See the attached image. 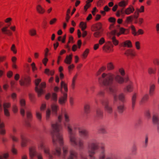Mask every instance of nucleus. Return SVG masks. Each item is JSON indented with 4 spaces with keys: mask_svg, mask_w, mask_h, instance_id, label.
<instances>
[{
    "mask_svg": "<svg viewBox=\"0 0 159 159\" xmlns=\"http://www.w3.org/2000/svg\"><path fill=\"white\" fill-rule=\"evenodd\" d=\"M134 11V9L133 6L130 5L125 10V14L127 15H129L133 13Z\"/></svg>",
    "mask_w": 159,
    "mask_h": 159,
    "instance_id": "16",
    "label": "nucleus"
},
{
    "mask_svg": "<svg viewBox=\"0 0 159 159\" xmlns=\"http://www.w3.org/2000/svg\"><path fill=\"white\" fill-rule=\"evenodd\" d=\"M80 26L82 30H84L86 28V25L85 23L81 22L80 23Z\"/></svg>",
    "mask_w": 159,
    "mask_h": 159,
    "instance_id": "45",
    "label": "nucleus"
},
{
    "mask_svg": "<svg viewBox=\"0 0 159 159\" xmlns=\"http://www.w3.org/2000/svg\"><path fill=\"white\" fill-rule=\"evenodd\" d=\"M62 118L61 115L57 117V121L51 125V134L54 149L50 151L49 147L46 145L44 141L42 139L38 140V147L43 149L45 154L49 159H52V154L56 155L63 159H77L78 153L75 150L70 151L69 155L66 158L68 154V146L63 145L62 134L61 132L63 129L60 124Z\"/></svg>",
    "mask_w": 159,
    "mask_h": 159,
    "instance_id": "1",
    "label": "nucleus"
},
{
    "mask_svg": "<svg viewBox=\"0 0 159 159\" xmlns=\"http://www.w3.org/2000/svg\"><path fill=\"white\" fill-rule=\"evenodd\" d=\"M125 54L127 56H129L131 57H134L135 55V52L134 50L130 49L127 50L125 52Z\"/></svg>",
    "mask_w": 159,
    "mask_h": 159,
    "instance_id": "26",
    "label": "nucleus"
},
{
    "mask_svg": "<svg viewBox=\"0 0 159 159\" xmlns=\"http://www.w3.org/2000/svg\"><path fill=\"white\" fill-rule=\"evenodd\" d=\"M105 40L104 38H102L99 40V43L100 45H102L105 42Z\"/></svg>",
    "mask_w": 159,
    "mask_h": 159,
    "instance_id": "57",
    "label": "nucleus"
},
{
    "mask_svg": "<svg viewBox=\"0 0 159 159\" xmlns=\"http://www.w3.org/2000/svg\"><path fill=\"white\" fill-rule=\"evenodd\" d=\"M30 80L29 78H25L22 80L19 81L20 84L21 86H27L29 84Z\"/></svg>",
    "mask_w": 159,
    "mask_h": 159,
    "instance_id": "25",
    "label": "nucleus"
},
{
    "mask_svg": "<svg viewBox=\"0 0 159 159\" xmlns=\"http://www.w3.org/2000/svg\"><path fill=\"white\" fill-rule=\"evenodd\" d=\"M108 43L109 44L104 45L102 47V49L107 52H112L113 51V45L112 44L111 42H108Z\"/></svg>",
    "mask_w": 159,
    "mask_h": 159,
    "instance_id": "11",
    "label": "nucleus"
},
{
    "mask_svg": "<svg viewBox=\"0 0 159 159\" xmlns=\"http://www.w3.org/2000/svg\"><path fill=\"white\" fill-rule=\"evenodd\" d=\"M89 52V49H86L82 55L83 58H86L87 57Z\"/></svg>",
    "mask_w": 159,
    "mask_h": 159,
    "instance_id": "41",
    "label": "nucleus"
},
{
    "mask_svg": "<svg viewBox=\"0 0 159 159\" xmlns=\"http://www.w3.org/2000/svg\"><path fill=\"white\" fill-rule=\"evenodd\" d=\"M86 4L84 7V9L85 11H86L88 8L90 6V4L89 3L88 1H86Z\"/></svg>",
    "mask_w": 159,
    "mask_h": 159,
    "instance_id": "48",
    "label": "nucleus"
},
{
    "mask_svg": "<svg viewBox=\"0 0 159 159\" xmlns=\"http://www.w3.org/2000/svg\"><path fill=\"white\" fill-rule=\"evenodd\" d=\"M135 46L137 49H139L140 48V43L139 42L137 41L135 43Z\"/></svg>",
    "mask_w": 159,
    "mask_h": 159,
    "instance_id": "58",
    "label": "nucleus"
},
{
    "mask_svg": "<svg viewBox=\"0 0 159 159\" xmlns=\"http://www.w3.org/2000/svg\"><path fill=\"white\" fill-rule=\"evenodd\" d=\"M13 75V72L11 71H9L7 73V76L9 78L11 77Z\"/></svg>",
    "mask_w": 159,
    "mask_h": 159,
    "instance_id": "64",
    "label": "nucleus"
},
{
    "mask_svg": "<svg viewBox=\"0 0 159 159\" xmlns=\"http://www.w3.org/2000/svg\"><path fill=\"white\" fill-rule=\"evenodd\" d=\"M20 137L21 139V146L22 147H25L26 145L27 140L22 134L20 135Z\"/></svg>",
    "mask_w": 159,
    "mask_h": 159,
    "instance_id": "23",
    "label": "nucleus"
},
{
    "mask_svg": "<svg viewBox=\"0 0 159 159\" xmlns=\"http://www.w3.org/2000/svg\"><path fill=\"white\" fill-rule=\"evenodd\" d=\"M29 33L30 35L33 36L36 34V30L34 29H32L29 30Z\"/></svg>",
    "mask_w": 159,
    "mask_h": 159,
    "instance_id": "38",
    "label": "nucleus"
},
{
    "mask_svg": "<svg viewBox=\"0 0 159 159\" xmlns=\"http://www.w3.org/2000/svg\"><path fill=\"white\" fill-rule=\"evenodd\" d=\"M121 46L123 47H127L128 48H130L132 47V44L130 41L129 40H126L122 43L121 44Z\"/></svg>",
    "mask_w": 159,
    "mask_h": 159,
    "instance_id": "27",
    "label": "nucleus"
},
{
    "mask_svg": "<svg viewBox=\"0 0 159 159\" xmlns=\"http://www.w3.org/2000/svg\"><path fill=\"white\" fill-rule=\"evenodd\" d=\"M8 157L7 153L3 154L2 156H0V159H7Z\"/></svg>",
    "mask_w": 159,
    "mask_h": 159,
    "instance_id": "47",
    "label": "nucleus"
},
{
    "mask_svg": "<svg viewBox=\"0 0 159 159\" xmlns=\"http://www.w3.org/2000/svg\"><path fill=\"white\" fill-rule=\"evenodd\" d=\"M26 115L28 119H30L32 117V114L31 112L28 110L26 111Z\"/></svg>",
    "mask_w": 159,
    "mask_h": 159,
    "instance_id": "56",
    "label": "nucleus"
},
{
    "mask_svg": "<svg viewBox=\"0 0 159 159\" xmlns=\"http://www.w3.org/2000/svg\"><path fill=\"white\" fill-rule=\"evenodd\" d=\"M36 114L37 118L39 120H41L42 119L41 113L39 111H36Z\"/></svg>",
    "mask_w": 159,
    "mask_h": 159,
    "instance_id": "46",
    "label": "nucleus"
},
{
    "mask_svg": "<svg viewBox=\"0 0 159 159\" xmlns=\"http://www.w3.org/2000/svg\"><path fill=\"white\" fill-rule=\"evenodd\" d=\"M156 86L155 84H151L149 87V93L150 96H152L155 93Z\"/></svg>",
    "mask_w": 159,
    "mask_h": 159,
    "instance_id": "19",
    "label": "nucleus"
},
{
    "mask_svg": "<svg viewBox=\"0 0 159 159\" xmlns=\"http://www.w3.org/2000/svg\"><path fill=\"white\" fill-rule=\"evenodd\" d=\"M50 98H51L55 102H56L57 100V95L55 93H53L52 95L50 93H48L46 95L45 98L47 100H48Z\"/></svg>",
    "mask_w": 159,
    "mask_h": 159,
    "instance_id": "14",
    "label": "nucleus"
},
{
    "mask_svg": "<svg viewBox=\"0 0 159 159\" xmlns=\"http://www.w3.org/2000/svg\"><path fill=\"white\" fill-rule=\"evenodd\" d=\"M152 121L154 124H159V115L157 114H154L152 116Z\"/></svg>",
    "mask_w": 159,
    "mask_h": 159,
    "instance_id": "21",
    "label": "nucleus"
},
{
    "mask_svg": "<svg viewBox=\"0 0 159 159\" xmlns=\"http://www.w3.org/2000/svg\"><path fill=\"white\" fill-rule=\"evenodd\" d=\"M128 4L127 1H126L124 0H122L120 2L118 5L120 7H125Z\"/></svg>",
    "mask_w": 159,
    "mask_h": 159,
    "instance_id": "34",
    "label": "nucleus"
},
{
    "mask_svg": "<svg viewBox=\"0 0 159 159\" xmlns=\"http://www.w3.org/2000/svg\"><path fill=\"white\" fill-rule=\"evenodd\" d=\"M10 104L9 103H4L3 104V108L5 115L7 116H9V112L7 109L10 107Z\"/></svg>",
    "mask_w": 159,
    "mask_h": 159,
    "instance_id": "18",
    "label": "nucleus"
},
{
    "mask_svg": "<svg viewBox=\"0 0 159 159\" xmlns=\"http://www.w3.org/2000/svg\"><path fill=\"white\" fill-rule=\"evenodd\" d=\"M107 68L109 70H112L114 69V66L113 63L111 62L108 63Z\"/></svg>",
    "mask_w": 159,
    "mask_h": 159,
    "instance_id": "39",
    "label": "nucleus"
},
{
    "mask_svg": "<svg viewBox=\"0 0 159 159\" xmlns=\"http://www.w3.org/2000/svg\"><path fill=\"white\" fill-rule=\"evenodd\" d=\"M137 94L134 93L132 95L131 98L132 107L134 109L135 105L136 102L137 98Z\"/></svg>",
    "mask_w": 159,
    "mask_h": 159,
    "instance_id": "20",
    "label": "nucleus"
},
{
    "mask_svg": "<svg viewBox=\"0 0 159 159\" xmlns=\"http://www.w3.org/2000/svg\"><path fill=\"white\" fill-rule=\"evenodd\" d=\"M79 135L84 139H87L89 137L88 131L83 129L78 128Z\"/></svg>",
    "mask_w": 159,
    "mask_h": 159,
    "instance_id": "9",
    "label": "nucleus"
},
{
    "mask_svg": "<svg viewBox=\"0 0 159 159\" xmlns=\"http://www.w3.org/2000/svg\"><path fill=\"white\" fill-rule=\"evenodd\" d=\"M99 148L98 143L94 140H92L88 143V152L90 159H105V152L103 147H101L98 158H96L94 155L98 152Z\"/></svg>",
    "mask_w": 159,
    "mask_h": 159,
    "instance_id": "4",
    "label": "nucleus"
},
{
    "mask_svg": "<svg viewBox=\"0 0 159 159\" xmlns=\"http://www.w3.org/2000/svg\"><path fill=\"white\" fill-rule=\"evenodd\" d=\"M51 107L53 114L57 116V110L59 108L58 106L55 103H53L51 104Z\"/></svg>",
    "mask_w": 159,
    "mask_h": 159,
    "instance_id": "13",
    "label": "nucleus"
},
{
    "mask_svg": "<svg viewBox=\"0 0 159 159\" xmlns=\"http://www.w3.org/2000/svg\"><path fill=\"white\" fill-rule=\"evenodd\" d=\"M11 50L14 53H16L17 51L16 49L15 46L14 44L12 45L11 48Z\"/></svg>",
    "mask_w": 159,
    "mask_h": 159,
    "instance_id": "51",
    "label": "nucleus"
},
{
    "mask_svg": "<svg viewBox=\"0 0 159 159\" xmlns=\"http://www.w3.org/2000/svg\"><path fill=\"white\" fill-rule=\"evenodd\" d=\"M132 16H131L127 17L126 20V22L129 23L131 22L132 21Z\"/></svg>",
    "mask_w": 159,
    "mask_h": 159,
    "instance_id": "49",
    "label": "nucleus"
},
{
    "mask_svg": "<svg viewBox=\"0 0 159 159\" xmlns=\"http://www.w3.org/2000/svg\"><path fill=\"white\" fill-rule=\"evenodd\" d=\"M137 33L138 34L137 35H138L139 34H143L144 31L142 30L141 29H139L138 30Z\"/></svg>",
    "mask_w": 159,
    "mask_h": 159,
    "instance_id": "59",
    "label": "nucleus"
},
{
    "mask_svg": "<svg viewBox=\"0 0 159 159\" xmlns=\"http://www.w3.org/2000/svg\"><path fill=\"white\" fill-rule=\"evenodd\" d=\"M69 102L70 105L73 106L74 103V99L73 97H70Z\"/></svg>",
    "mask_w": 159,
    "mask_h": 159,
    "instance_id": "52",
    "label": "nucleus"
},
{
    "mask_svg": "<svg viewBox=\"0 0 159 159\" xmlns=\"http://www.w3.org/2000/svg\"><path fill=\"white\" fill-rule=\"evenodd\" d=\"M101 103L104 107V108L109 114H111L113 112V109L109 105V102L107 99H104L101 101Z\"/></svg>",
    "mask_w": 159,
    "mask_h": 159,
    "instance_id": "7",
    "label": "nucleus"
},
{
    "mask_svg": "<svg viewBox=\"0 0 159 159\" xmlns=\"http://www.w3.org/2000/svg\"><path fill=\"white\" fill-rule=\"evenodd\" d=\"M131 28L132 31V34L134 36L137 35V33L136 31V29L134 26L133 25H132L131 26Z\"/></svg>",
    "mask_w": 159,
    "mask_h": 159,
    "instance_id": "43",
    "label": "nucleus"
},
{
    "mask_svg": "<svg viewBox=\"0 0 159 159\" xmlns=\"http://www.w3.org/2000/svg\"><path fill=\"white\" fill-rule=\"evenodd\" d=\"M10 25V24H9L8 26L4 27L1 29V30L3 34H7L9 36H11L12 35V33L11 31L10 30L8 29V27Z\"/></svg>",
    "mask_w": 159,
    "mask_h": 159,
    "instance_id": "15",
    "label": "nucleus"
},
{
    "mask_svg": "<svg viewBox=\"0 0 159 159\" xmlns=\"http://www.w3.org/2000/svg\"><path fill=\"white\" fill-rule=\"evenodd\" d=\"M90 107L88 104H86L84 106V110L85 113L86 114H89L90 112Z\"/></svg>",
    "mask_w": 159,
    "mask_h": 159,
    "instance_id": "31",
    "label": "nucleus"
},
{
    "mask_svg": "<svg viewBox=\"0 0 159 159\" xmlns=\"http://www.w3.org/2000/svg\"><path fill=\"white\" fill-rule=\"evenodd\" d=\"M29 97L30 100L32 102L33 101L34 98V95L30 93L29 94Z\"/></svg>",
    "mask_w": 159,
    "mask_h": 159,
    "instance_id": "60",
    "label": "nucleus"
},
{
    "mask_svg": "<svg viewBox=\"0 0 159 159\" xmlns=\"http://www.w3.org/2000/svg\"><path fill=\"white\" fill-rule=\"evenodd\" d=\"M72 55L67 56L65 60V62L67 64H70L71 63L72 59Z\"/></svg>",
    "mask_w": 159,
    "mask_h": 159,
    "instance_id": "30",
    "label": "nucleus"
},
{
    "mask_svg": "<svg viewBox=\"0 0 159 159\" xmlns=\"http://www.w3.org/2000/svg\"><path fill=\"white\" fill-rule=\"evenodd\" d=\"M106 69L105 66H102L99 70L98 73V75H99L102 71L105 70Z\"/></svg>",
    "mask_w": 159,
    "mask_h": 159,
    "instance_id": "55",
    "label": "nucleus"
},
{
    "mask_svg": "<svg viewBox=\"0 0 159 159\" xmlns=\"http://www.w3.org/2000/svg\"><path fill=\"white\" fill-rule=\"evenodd\" d=\"M137 147L135 145H133L131 148V151L133 155H136L137 154Z\"/></svg>",
    "mask_w": 159,
    "mask_h": 159,
    "instance_id": "35",
    "label": "nucleus"
},
{
    "mask_svg": "<svg viewBox=\"0 0 159 159\" xmlns=\"http://www.w3.org/2000/svg\"><path fill=\"white\" fill-rule=\"evenodd\" d=\"M119 73L115 75L111 73L102 74V77L99 79L100 83L106 87L107 90L113 97V102L115 103L118 100L117 90L115 86L113 85L114 80L120 84H122L124 82L123 76L125 75L124 70L120 68L118 70Z\"/></svg>",
    "mask_w": 159,
    "mask_h": 159,
    "instance_id": "2",
    "label": "nucleus"
},
{
    "mask_svg": "<svg viewBox=\"0 0 159 159\" xmlns=\"http://www.w3.org/2000/svg\"><path fill=\"white\" fill-rule=\"evenodd\" d=\"M103 116V111L102 110L99 108L98 109L96 110V116L99 118H102Z\"/></svg>",
    "mask_w": 159,
    "mask_h": 159,
    "instance_id": "29",
    "label": "nucleus"
},
{
    "mask_svg": "<svg viewBox=\"0 0 159 159\" xmlns=\"http://www.w3.org/2000/svg\"><path fill=\"white\" fill-rule=\"evenodd\" d=\"M119 99L122 102H123L125 100V95L123 93L120 94L118 96Z\"/></svg>",
    "mask_w": 159,
    "mask_h": 159,
    "instance_id": "44",
    "label": "nucleus"
},
{
    "mask_svg": "<svg viewBox=\"0 0 159 159\" xmlns=\"http://www.w3.org/2000/svg\"><path fill=\"white\" fill-rule=\"evenodd\" d=\"M148 136L146 134L144 137V140L143 142V147L144 148H146L148 144Z\"/></svg>",
    "mask_w": 159,
    "mask_h": 159,
    "instance_id": "22",
    "label": "nucleus"
},
{
    "mask_svg": "<svg viewBox=\"0 0 159 159\" xmlns=\"http://www.w3.org/2000/svg\"><path fill=\"white\" fill-rule=\"evenodd\" d=\"M118 112L120 114L122 113L124 110V105L121 104L118 106L117 107Z\"/></svg>",
    "mask_w": 159,
    "mask_h": 159,
    "instance_id": "33",
    "label": "nucleus"
},
{
    "mask_svg": "<svg viewBox=\"0 0 159 159\" xmlns=\"http://www.w3.org/2000/svg\"><path fill=\"white\" fill-rule=\"evenodd\" d=\"M67 99V94L66 93H64L63 96L59 98L58 99L59 103L61 105H64L66 102Z\"/></svg>",
    "mask_w": 159,
    "mask_h": 159,
    "instance_id": "12",
    "label": "nucleus"
},
{
    "mask_svg": "<svg viewBox=\"0 0 159 159\" xmlns=\"http://www.w3.org/2000/svg\"><path fill=\"white\" fill-rule=\"evenodd\" d=\"M41 81V79H37L35 80V91L38 94V97H39L43 94V89L45 88L46 84L44 82L42 83L39 85V83Z\"/></svg>",
    "mask_w": 159,
    "mask_h": 159,
    "instance_id": "5",
    "label": "nucleus"
},
{
    "mask_svg": "<svg viewBox=\"0 0 159 159\" xmlns=\"http://www.w3.org/2000/svg\"><path fill=\"white\" fill-rule=\"evenodd\" d=\"M105 94V92L104 90H100L98 93V95L102 97Z\"/></svg>",
    "mask_w": 159,
    "mask_h": 159,
    "instance_id": "54",
    "label": "nucleus"
},
{
    "mask_svg": "<svg viewBox=\"0 0 159 159\" xmlns=\"http://www.w3.org/2000/svg\"><path fill=\"white\" fill-rule=\"evenodd\" d=\"M102 24L100 23H98L96 25L95 32L94 33L95 37H98L101 35V33L102 31Z\"/></svg>",
    "mask_w": 159,
    "mask_h": 159,
    "instance_id": "8",
    "label": "nucleus"
},
{
    "mask_svg": "<svg viewBox=\"0 0 159 159\" xmlns=\"http://www.w3.org/2000/svg\"><path fill=\"white\" fill-rule=\"evenodd\" d=\"M20 112L22 115L24 116L25 115V109L26 108L25 100L23 99H20Z\"/></svg>",
    "mask_w": 159,
    "mask_h": 159,
    "instance_id": "10",
    "label": "nucleus"
},
{
    "mask_svg": "<svg viewBox=\"0 0 159 159\" xmlns=\"http://www.w3.org/2000/svg\"><path fill=\"white\" fill-rule=\"evenodd\" d=\"M51 114V112L50 109H48L46 111V119L47 120H48L49 119Z\"/></svg>",
    "mask_w": 159,
    "mask_h": 159,
    "instance_id": "37",
    "label": "nucleus"
},
{
    "mask_svg": "<svg viewBox=\"0 0 159 159\" xmlns=\"http://www.w3.org/2000/svg\"><path fill=\"white\" fill-rule=\"evenodd\" d=\"M149 98V96L148 94H145L142 98L140 102L141 104H143L145 103L147 101Z\"/></svg>",
    "mask_w": 159,
    "mask_h": 159,
    "instance_id": "32",
    "label": "nucleus"
},
{
    "mask_svg": "<svg viewBox=\"0 0 159 159\" xmlns=\"http://www.w3.org/2000/svg\"><path fill=\"white\" fill-rule=\"evenodd\" d=\"M64 117L63 125L67 129L70 145L73 147L78 146L80 150L83 149L84 148L83 142L81 140L78 141L75 134L74 132L78 129L77 126L75 124H70L69 116L67 113H66L64 114Z\"/></svg>",
    "mask_w": 159,
    "mask_h": 159,
    "instance_id": "3",
    "label": "nucleus"
},
{
    "mask_svg": "<svg viewBox=\"0 0 159 159\" xmlns=\"http://www.w3.org/2000/svg\"><path fill=\"white\" fill-rule=\"evenodd\" d=\"M153 63L155 64H159V60L157 59H156L153 60Z\"/></svg>",
    "mask_w": 159,
    "mask_h": 159,
    "instance_id": "61",
    "label": "nucleus"
},
{
    "mask_svg": "<svg viewBox=\"0 0 159 159\" xmlns=\"http://www.w3.org/2000/svg\"><path fill=\"white\" fill-rule=\"evenodd\" d=\"M53 71H50L49 69H46L45 70V73L48 75H52L54 74Z\"/></svg>",
    "mask_w": 159,
    "mask_h": 159,
    "instance_id": "40",
    "label": "nucleus"
},
{
    "mask_svg": "<svg viewBox=\"0 0 159 159\" xmlns=\"http://www.w3.org/2000/svg\"><path fill=\"white\" fill-rule=\"evenodd\" d=\"M111 41L113 44L115 46H116L119 43V41L117 40L115 36L112 37L111 38Z\"/></svg>",
    "mask_w": 159,
    "mask_h": 159,
    "instance_id": "36",
    "label": "nucleus"
},
{
    "mask_svg": "<svg viewBox=\"0 0 159 159\" xmlns=\"http://www.w3.org/2000/svg\"><path fill=\"white\" fill-rule=\"evenodd\" d=\"M57 19L55 18H53L50 20V25H52L54 23L57 21Z\"/></svg>",
    "mask_w": 159,
    "mask_h": 159,
    "instance_id": "63",
    "label": "nucleus"
},
{
    "mask_svg": "<svg viewBox=\"0 0 159 159\" xmlns=\"http://www.w3.org/2000/svg\"><path fill=\"white\" fill-rule=\"evenodd\" d=\"M11 138L12 140L14 142H17L19 141V139L18 138L15 136L11 135Z\"/></svg>",
    "mask_w": 159,
    "mask_h": 159,
    "instance_id": "53",
    "label": "nucleus"
},
{
    "mask_svg": "<svg viewBox=\"0 0 159 159\" xmlns=\"http://www.w3.org/2000/svg\"><path fill=\"white\" fill-rule=\"evenodd\" d=\"M29 151V155L31 159H33L35 156L37 157L38 159H43L42 154L40 152H37L35 147L30 148Z\"/></svg>",
    "mask_w": 159,
    "mask_h": 159,
    "instance_id": "6",
    "label": "nucleus"
},
{
    "mask_svg": "<svg viewBox=\"0 0 159 159\" xmlns=\"http://www.w3.org/2000/svg\"><path fill=\"white\" fill-rule=\"evenodd\" d=\"M61 87H63L64 90L67 92L68 91L67 85L66 84L64 83L63 81H62L61 83Z\"/></svg>",
    "mask_w": 159,
    "mask_h": 159,
    "instance_id": "42",
    "label": "nucleus"
},
{
    "mask_svg": "<svg viewBox=\"0 0 159 159\" xmlns=\"http://www.w3.org/2000/svg\"><path fill=\"white\" fill-rule=\"evenodd\" d=\"M148 71L149 74H154L155 72V70L151 67L148 68Z\"/></svg>",
    "mask_w": 159,
    "mask_h": 159,
    "instance_id": "50",
    "label": "nucleus"
},
{
    "mask_svg": "<svg viewBox=\"0 0 159 159\" xmlns=\"http://www.w3.org/2000/svg\"><path fill=\"white\" fill-rule=\"evenodd\" d=\"M36 10L39 14H43L45 12V9L40 5H38L36 7Z\"/></svg>",
    "mask_w": 159,
    "mask_h": 159,
    "instance_id": "28",
    "label": "nucleus"
},
{
    "mask_svg": "<svg viewBox=\"0 0 159 159\" xmlns=\"http://www.w3.org/2000/svg\"><path fill=\"white\" fill-rule=\"evenodd\" d=\"M146 116L148 118H151V115L149 111H146Z\"/></svg>",
    "mask_w": 159,
    "mask_h": 159,
    "instance_id": "62",
    "label": "nucleus"
},
{
    "mask_svg": "<svg viewBox=\"0 0 159 159\" xmlns=\"http://www.w3.org/2000/svg\"><path fill=\"white\" fill-rule=\"evenodd\" d=\"M133 88L132 82L131 81H129L128 83V85L125 88L124 90L128 92H131L133 91Z\"/></svg>",
    "mask_w": 159,
    "mask_h": 159,
    "instance_id": "17",
    "label": "nucleus"
},
{
    "mask_svg": "<svg viewBox=\"0 0 159 159\" xmlns=\"http://www.w3.org/2000/svg\"><path fill=\"white\" fill-rule=\"evenodd\" d=\"M98 131L99 133L102 134H106L107 132L106 130V127L103 125H101L98 128Z\"/></svg>",
    "mask_w": 159,
    "mask_h": 159,
    "instance_id": "24",
    "label": "nucleus"
}]
</instances>
